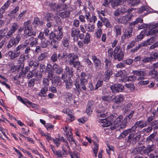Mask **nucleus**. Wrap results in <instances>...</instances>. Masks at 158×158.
Wrapping results in <instances>:
<instances>
[{"mask_svg":"<svg viewBox=\"0 0 158 158\" xmlns=\"http://www.w3.org/2000/svg\"><path fill=\"white\" fill-rule=\"evenodd\" d=\"M110 89L114 93L121 92L124 89V86L120 84H114L110 87Z\"/></svg>","mask_w":158,"mask_h":158,"instance_id":"obj_9","label":"nucleus"},{"mask_svg":"<svg viewBox=\"0 0 158 158\" xmlns=\"http://www.w3.org/2000/svg\"><path fill=\"white\" fill-rule=\"evenodd\" d=\"M44 22L43 21H40L39 18L38 17L35 18L33 24H35V27L39 25H42L43 24Z\"/></svg>","mask_w":158,"mask_h":158,"instance_id":"obj_42","label":"nucleus"},{"mask_svg":"<svg viewBox=\"0 0 158 158\" xmlns=\"http://www.w3.org/2000/svg\"><path fill=\"white\" fill-rule=\"evenodd\" d=\"M70 11L69 10H64L63 11L59 12L58 15L63 19L67 18L69 17Z\"/></svg>","mask_w":158,"mask_h":158,"instance_id":"obj_25","label":"nucleus"},{"mask_svg":"<svg viewBox=\"0 0 158 158\" xmlns=\"http://www.w3.org/2000/svg\"><path fill=\"white\" fill-rule=\"evenodd\" d=\"M85 29L88 31L92 32L94 28V25L90 23L88 24H85Z\"/></svg>","mask_w":158,"mask_h":158,"instance_id":"obj_40","label":"nucleus"},{"mask_svg":"<svg viewBox=\"0 0 158 158\" xmlns=\"http://www.w3.org/2000/svg\"><path fill=\"white\" fill-rule=\"evenodd\" d=\"M66 87L67 89H70L73 85V79H72L71 77H69L68 79L65 80Z\"/></svg>","mask_w":158,"mask_h":158,"instance_id":"obj_29","label":"nucleus"},{"mask_svg":"<svg viewBox=\"0 0 158 158\" xmlns=\"http://www.w3.org/2000/svg\"><path fill=\"white\" fill-rule=\"evenodd\" d=\"M157 71L153 69L149 72V75L151 76L152 77L155 78L157 76Z\"/></svg>","mask_w":158,"mask_h":158,"instance_id":"obj_54","label":"nucleus"},{"mask_svg":"<svg viewBox=\"0 0 158 158\" xmlns=\"http://www.w3.org/2000/svg\"><path fill=\"white\" fill-rule=\"evenodd\" d=\"M105 69L106 70L110 69V68L111 65V61L108 59H106L105 60Z\"/></svg>","mask_w":158,"mask_h":158,"instance_id":"obj_49","label":"nucleus"},{"mask_svg":"<svg viewBox=\"0 0 158 158\" xmlns=\"http://www.w3.org/2000/svg\"><path fill=\"white\" fill-rule=\"evenodd\" d=\"M156 135V132H154L147 137L146 139V143H149L151 142H153L154 139Z\"/></svg>","mask_w":158,"mask_h":158,"instance_id":"obj_34","label":"nucleus"},{"mask_svg":"<svg viewBox=\"0 0 158 158\" xmlns=\"http://www.w3.org/2000/svg\"><path fill=\"white\" fill-rule=\"evenodd\" d=\"M52 70L57 75H60L63 72V69L59 67L56 63H54L52 66Z\"/></svg>","mask_w":158,"mask_h":158,"instance_id":"obj_20","label":"nucleus"},{"mask_svg":"<svg viewBox=\"0 0 158 158\" xmlns=\"http://www.w3.org/2000/svg\"><path fill=\"white\" fill-rule=\"evenodd\" d=\"M126 139V142L130 144L134 145L140 139L141 136L140 134L137 133H130Z\"/></svg>","mask_w":158,"mask_h":158,"instance_id":"obj_1","label":"nucleus"},{"mask_svg":"<svg viewBox=\"0 0 158 158\" xmlns=\"http://www.w3.org/2000/svg\"><path fill=\"white\" fill-rule=\"evenodd\" d=\"M19 25L16 23H14L10 27V30L7 32L6 35H4L7 39L10 38L12 36L13 33L18 29Z\"/></svg>","mask_w":158,"mask_h":158,"instance_id":"obj_6","label":"nucleus"},{"mask_svg":"<svg viewBox=\"0 0 158 158\" xmlns=\"http://www.w3.org/2000/svg\"><path fill=\"white\" fill-rule=\"evenodd\" d=\"M17 98L18 99L21 101L23 104L26 105H27L28 104L32 106V104L31 102L27 99L23 98L19 96H18Z\"/></svg>","mask_w":158,"mask_h":158,"instance_id":"obj_33","label":"nucleus"},{"mask_svg":"<svg viewBox=\"0 0 158 158\" xmlns=\"http://www.w3.org/2000/svg\"><path fill=\"white\" fill-rule=\"evenodd\" d=\"M145 148V146L144 145L137 147L132 150L131 153L133 155L139 154L141 153Z\"/></svg>","mask_w":158,"mask_h":158,"instance_id":"obj_23","label":"nucleus"},{"mask_svg":"<svg viewBox=\"0 0 158 158\" xmlns=\"http://www.w3.org/2000/svg\"><path fill=\"white\" fill-rule=\"evenodd\" d=\"M135 124L138 127H139L141 128H142L147 126L146 122L143 121L142 120L137 121Z\"/></svg>","mask_w":158,"mask_h":158,"instance_id":"obj_36","label":"nucleus"},{"mask_svg":"<svg viewBox=\"0 0 158 158\" xmlns=\"http://www.w3.org/2000/svg\"><path fill=\"white\" fill-rule=\"evenodd\" d=\"M30 42H31L30 44V46L31 47L35 46L38 44V39H34L33 37H31L28 39Z\"/></svg>","mask_w":158,"mask_h":158,"instance_id":"obj_31","label":"nucleus"},{"mask_svg":"<svg viewBox=\"0 0 158 158\" xmlns=\"http://www.w3.org/2000/svg\"><path fill=\"white\" fill-rule=\"evenodd\" d=\"M69 132H68V134H66L68 140L69 141L70 143H71L72 142H73L75 143V145H76L75 140L73 139V134L72 133L71 130H70Z\"/></svg>","mask_w":158,"mask_h":158,"instance_id":"obj_37","label":"nucleus"},{"mask_svg":"<svg viewBox=\"0 0 158 158\" xmlns=\"http://www.w3.org/2000/svg\"><path fill=\"white\" fill-rule=\"evenodd\" d=\"M124 57V52L121 50L118 53L114 54V60H117L118 61L122 60Z\"/></svg>","mask_w":158,"mask_h":158,"instance_id":"obj_18","label":"nucleus"},{"mask_svg":"<svg viewBox=\"0 0 158 158\" xmlns=\"http://www.w3.org/2000/svg\"><path fill=\"white\" fill-rule=\"evenodd\" d=\"M154 149L155 148L153 144L152 145L148 144L145 149H143V153L144 154H149L154 150Z\"/></svg>","mask_w":158,"mask_h":158,"instance_id":"obj_26","label":"nucleus"},{"mask_svg":"<svg viewBox=\"0 0 158 158\" xmlns=\"http://www.w3.org/2000/svg\"><path fill=\"white\" fill-rule=\"evenodd\" d=\"M31 23V21L28 20L25 22L23 24V27L24 29H32V28H30V25Z\"/></svg>","mask_w":158,"mask_h":158,"instance_id":"obj_59","label":"nucleus"},{"mask_svg":"<svg viewBox=\"0 0 158 158\" xmlns=\"http://www.w3.org/2000/svg\"><path fill=\"white\" fill-rule=\"evenodd\" d=\"M140 2V0H130L128 4L131 6H135L137 5Z\"/></svg>","mask_w":158,"mask_h":158,"instance_id":"obj_45","label":"nucleus"},{"mask_svg":"<svg viewBox=\"0 0 158 158\" xmlns=\"http://www.w3.org/2000/svg\"><path fill=\"white\" fill-rule=\"evenodd\" d=\"M122 5L120 0H116L111 2V5L113 8Z\"/></svg>","mask_w":158,"mask_h":158,"instance_id":"obj_43","label":"nucleus"},{"mask_svg":"<svg viewBox=\"0 0 158 158\" xmlns=\"http://www.w3.org/2000/svg\"><path fill=\"white\" fill-rule=\"evenodd\" d=\"M52 83L54 85L60 86L61 85V80L60 77L56 76L52 77Z\"/></svg>","mask_w":158,"mask_h":158,"instance_id":"obj_21","label":"nucleus"},{"mask_svg":"<svg viewBox=\"0 0 158 158\" xmlns=\"http://www.w3.org/2000/svg\"><path fill=\"white\" fill-rule=\"evenodd\" d=\"M107 145L108 149H106V152L108 154L110 155L111 151L114 152V147L112 145H110L109 144H107Z\"/></svg>","mask_w":158,"mask_h":158,"instance_id":"obj_57","label":"nucleus"},{"mask_svg":"<svg viewBox=\"0 0 158 158\" xmlns=\"http://www.w3.org/2000/svg\"><path fill=\"white\" fill-rule=\"evenodd\" d=\"M62 44L63 46L65 47H68L69 44V39L66 37H64L63 38L62 41Z\"/></svg>","mask_w":158,"mask_h":158,"instance_id":"obj_51","label":"nucleus"},{"mask_svg":"<svg viewBox=\"0 0 158 158\" xmlns=\"http://www.w3.org/2000/svg\"><path fill=\"white\" fill-rule=\"evenodd\" d=\"M102 99L104 101L110 102L113 100L112 96L105 95L102 97Z\"/></svg>","mask_w":158,"mask_h":158,"instance_id":"obj_44","label":"nucleus"},{"mask_svg":"<svg viewBox=\"0 0 158 158\" xmlns=\"http://www.w3.org/2000/svg\"><path fill=\"white\" fill-rule=\"evenodd\" d=\"M51 59L53 62H56L58 61L57 54L56 52H53L51 57Z\"/></svg>","mask_w":158,"mask_h":158,"instance_id":"obj_56","label":"nucleus"},{"mask_svg":"<svg viewBox=\"0 0 158 158\" xmlns=\"http://www.w3.org/2000/svg\"><path fill=\"white\" fill-rule=\"evenodd\" d=\"M92 59L94 63L96 69L97 70H99L101 67L100 60L95 56H92Z\"/></svg>","mask_w":158,"mask_h":158,"instance_id":"obj_19","label":"nucleus"},{"mask_svg":"<svg viewBox=\"0 0 158 158\" xmlns=\"http://www.w3.org/2000/svg\"><path fill=\"white\" fill-rule=\"evenodd\" d=\"M90 41V35L89 34L87 33H86L85 38H84L83 43L84 44H88Z\"/></svg>","mask_w":158,"mask_h":158,"instance_id":"obj_48","label":"nucleus"},{"mask_svg":"<svg viewBox=\"0 0 158 158\" xmlns=\"http://www.w3.org/2000/svg\"><path fill=\"white\" fill-rule=\"evenodd\" d=\"M33 50L31 49L30 47L27 46L24 50V54L26 56V59H29L31 56V53Z\"/></svg>","mask_w":158,"mask_h":158,"instance_id":"obj_28","label":"nucleus"},{"mask_svg":"<svg viewBox=\"0 0 158 158\" xmlns=\"http://www.w3.org/2000/svg\"><path fill=\"white\" fill-rule=\"evenodd\" d=\"M52 151L54 154L58 157H62L63 155H64V153H62L61 150L55 151L52 149Z\"/></svg>","mask_w":158,"mask_h":158,"instance_id":"obj_53","label":"nucleus"},{"mask_svg":"<svg viewBox=\"0 0 158 158\" xmlns=\"http://www.w3.org/2000/svg\"><path fill=\"white\" fill-rule=\"evenodd\" d=\"M48 90V88L44 87L42 88L40 90V92L38 94V95L41 97H45L47 96L46 93Z\"/></svg>","mask_w":158,"mask_h":158,"instance_id":"obj_38","label":"nucleus"},{"mask_svg":"<svg viewBox=\"0 0 158 158\" xmlns=\"http://www.w3.org/2000/svg\"><path fill=\"white\" fill-rule=\"evenodd\" d=\"M85 9L86 7L84 6V9L85 10V16L87 20L90 23L93 22L94 23H95V21L97 20V17L94 15H92L91 17L90 12H86Z\"/></svg>","mask_w":158,"mask_h":158,"instance_id":"obj_16","label":"nucleus"},{"mask_svg":"<svg viewBox=\"0 0 158 158\" xmlns=\"http://www.w3.org/2000/svg\"><path fill=\"white\" fill-rule=\"evenodd\" d=\"M114 28L116 33V35H120L121 34V27L120 26L116 25L114 26Z\"/></svg>","mask_w":158,"mask_h":158,"instance_id":"obj_58","label":"nucleus"},{"mask_svg":"<svg viewBox=\"0 0 158 158\" xmlns=\"http://www.w3.org/2000/svg\"><path fill=\"white\" fill-rule=\"evenodd\" d=\"M65 70L67 74L70 76L69 77H71L73 76V73L72 68H70L68 66H66L65 68Z\"/></svg>","mask_w":158,"mask_h":158,"instance_id":"obj_52","label":"nucleus"},{"mask_svg":"<svg viewBox=\"0 0 158 158\" xmlns=\"http://www.w3.org/2000/svg\"><path fill=\"white\" fill-rule=\"evenodd\" d=\"M43 84L44 87L48 88L49 83V78L44 79L43 81Z\"/></svg>","mask_w":158,"mask_h":158,"instance_id":"obj_63","label":"nucleus"},{"mask_svg":"<svg viewBox=\"0 0 158 158\" xmlns=\"http://www.w3.org/2000/svg\"><path fill=\"white\" fill-rule=\"evenodd\" d=\"M133 28L132 27H129L127 28L124 31V34L122 36V39L124 40L126 39H128L132 36V32Z\"/></svg>","mask_w":158,"mask_h":158,"instance_id":"obj_11","label":"nucleus"},{"mask_svg":"<svg viewBox=\"0 0 158 158\" xmlns=\"http://www.w3.org/2000/svg\"><path fill=\"white\" fill-rule=\"evenodd\" d=\"M158 23L155 24H152L151 26V29L149 31L146 32V35L151 36L154 35L158 33Z\"/></svg>","mask_w":158,"mask_h":158,"instance_id":"obj_10","label":"nucleus"},{"mask_svg":"<svg viewBox=\"0 0 158 158\" xmlns=\"http://www.w3.org/2000/svg\"><path fill=\"white\" fill-rule=\"evenodd\" d=\"M28 64L29 67L31 68L33 70H35L38 68L39 63L38 61L30 60L28 61Z\"/></svg>","mask_w":158,"mask_h":158,"instance_id":"obj_17","label":"nucleus"},{"mask_svg":"<svg viewBox=\"0 0 158 158\" xmlns=\"http://www.w3.org/2000/svg\"><path fill=\"white\" fill-rule=\"evenodd\" d=\"M132 73L136 76H141L139 77L138 80H143L144 79V78L143 77L146 75V73L145 71L142 70H133Z\"/></svg>","mask_w":158,"mask_h":158,"instance_id":"obj_14","label":"nucleus"},{"mask_svg":"<svg viewBox=\"0 0 158 158\" xmlns=\"http://www.w3.org/2000/svg\"><path fill=\"white\" fill-rule=\"evenodd\" d=\"M32 29H24V33L23 35L24 39H28L32 35L35 36L36 35L35 32L32 31Z\"/></svg>","mask_w":158,"mask_h":158,"instance_id":"obj_12","label":"nucleus"},{"mask_svg":"<svg viewBox=\"0 0 158 158\" xmlns=\"http://www.w3.org/2000/svg\"><path fill=\"white\" fill-rule=\"evenodd\" d=\"M133 15L132 14L120 16L118 20V22L123 24H127L131 20Z\"/></svg>","mask_w":158,"mask_h":158,"instance_id":"obj_3","label":"nucleus"},{"mask_svg":"<svg viewBox=\"0 0 158 158\" xmlns=\"http://www.w3.org/2000/svg\"><path fill=\"white\" fill-rule=\"evenodd\" d=\"M115 119V117L113 115H110L107 117L106 119L102 120V126L104 127H108L110 126L111 127L113 124V122H114Z\"/></svg>","mask_w":158,"mask_h":158,"instance_id":"obj_4","label":"nucleus"},{"mask_svg":"<svg viewBox=\"0 0 158 158\" xmlns=\"http://www.w3.org/2000/svg\"><path fill=\"white\" fill-rule=\"evenodd\" d=\"M8 55L10 57V59L12 60H14L17 58L14 52L12 51L8 52Z\"/></svg>","mask_w":158,"mask_h":158,"instance_id":"obj_62","label":"nucleus"},{"mask_svg":"<svg viewBox=\"0 0 158 158\" xmlns=\"http://www.w3.org/2000/svg\"><path fill=\"white\" fill-rule=\"evenodd\" d=\"M70 65H73L74 68L78 67L80 64V62L78 61H73L72 62H69Z\"/></svg>","mask_w":158,"mask_h":158,"instance_id":"obj_61","label":"nucleus"},{"mask_svg":"<svg viewBox=\"0 0 158 158\" xmlns=\"http://www.w3.org/2000/svg\"><path fill=\"white\" fill-rule=\"evenodd\" d=\"M93 102L89 101L88 102L86 110V113L88 114H90L92 112Z\"/></svg>","mask_w":158,"mask_h":158,"instance_id":"obj_30","label":"nucleus"},{"mask_svg":"<svg viewBox=\"0 0 158 158\" xmlns=\"http://www.w3.org/2000/svg\"><path fill=\"white\" fill-rule=\"evenodd\" d=\"M143 22V19L140 18H137L136 20L131 23H130L129 24V25L130 26H134L138 24V23H142Z\"/></svg>","mask_w":158,"mask_h":158,"instance_id":"obj_46","label":"nucleus"},{"mask_svg":"<svg viewBox=\"0 0 158 158\" xmlns=\"http://www.w3.org/2000/svg\"><path fill=\"white\" fill-rule=\"evenodd\" d=\"M100 19L106 27L109 28H111L112 27L111 24L107 19L105 17H100Z\"/></svg>","mask_w":158,"mask_h":158,"instance_id":"obj_32","label":"nucleus"},{"mask_svg":"<svg viewBox=\"0 0 158 158\" xmlns=\"http://www.w3.org/2000/svg\"><path fill=\"white\" fill-rule=\"evenodd\" d=\"M81 83H80L79 84V83L77 82V81L74 82V85L76 87V89L77 91L78 92H79L81 91V88H82L81 87Z\"/></svg>","mask_w":158,"mask_h":158,"instance_id":"obj_60","label":"nucleus"},{"mask_svg":"<svg viewBox=\"0 0 158 158\" xmlns=\"http://www.w3.org/2000/svg\"><path fill=\"white\" fill-rule=\"evenodd\" d=\"M138 127L136 125H135L131 128L125 130L122 132L119 136V139L123 138L126 137L130 133H133L135 131Z\"/></svg>","mask_w":158,"mask_h":158,"instance_id":"obj_5","label":"nucleus"},{"mask_svg":"<svg viewBox=\"0 0 158 158\" xmlns=\"http://www.w3.org/2000/svg\"><path fill=\"white\" fill-rule=\"evenodd\" d=\"M80 31L78 28L73 27L71 29V36L73 37V40L75 42L77 41L78 40V35L80 33Z\"/></svg>","mask_w":158,"mask_h":158,"instance_id":"obj_15","label":"nucleus"},{"mask_svg":"<svg viewBox=\"0 0 158 158\" xmlns=\"http://www.w3.org/2000/svg\"><path fill=\"white\" fill-rule=\"evenodd\" d=\"M145 35V32H142L139 35H138L137 37L135 39V41H138L141 40Z\"/></svg>","mask_w":158,"mask_h":158,"instance_id":"obj_50","label":"nucleus"},{"mask_svg":"<svg viewBox=\"0 0 158 158\" xmlns=\"http://www.w3.org/2000/svg\"><path fill=\"white\" fill-rule=\"evenodd\" d=\"M53 15L50 13H47L45 15V19L48 20H50L52 19L53 17Z\"/></svg>","mask_w":158,"mask_h":158,"instance_id":"obj_64","label":"nucleus"},{"mask_svg":"<svg viewBox=\"0 0 158 158\" xmlns=\"http://www.w3.org/2000/svg\"><path fill=\"white\" fill-rule=\"evenodd\" d=\"M155 38L156 37L154 36L152 37L148 40L146 41L141 43V46L143 47H144L150 44H151L152 43L155 41Z\"/></svg>","mask_w":158,"mask_h":158,"instance_id":"obj_27","label":"nucleus"},{"mask_svg":"<svg viewBox=\"0 0 158 158\" xmlns=\"http://www.w3.org/2000/svg\"><path fill=\"white\" fill-rule=\"evenodd\" d=\"M87 77L86 74L84 73H81V74L80 80L81 83V87L84 90H86V88L85 86L87 83V81L86 78Z\"/></svg>","mask_w":158,"mask_h":158,"instance_id":"obj_13","label":"nucleus"},{"mask_svg":"<svg viewBox=\"0 0 158 158\" xmlns=\"http://www.w3.org/2000/svg\"><path fill=\"white\" fill-rule=\"evenodd\" d=\"M26 59H26V56L23 54H21L18 59V60L19 63L21 64V66H23L22 67V69H23L24 67V62Z\"/></svg>","mask_w":158,"mask_h":158,"instance_id":"obj_35","label":"nucleus"},{"mask_svg":"<svg viewBox=\"0 0 158 158\" xmlns=\"http://www.w3.org/2000/svg\"><path fill=\"white\" fill-rule=\"evenodd\" d=\"M123 118L122 116H120L116 118L112 126L110 127V129L112 130L115 129L120 130L121 129L124 128L125 127L122 124H121V122Z\"/></svg>","mask_w":158,"mask_h":158,"instance_id":"obj_2","label":"nucleus"},{"mask_svg":"<svg viewBox=\"0 0 158 158\" xmlns=\"http://www.w3.org/2000/svg\"><path fill=\"white\" fill-rule=\"evenodd\" d=\"M51 6L54 7L53 8L54 10H56L57 11H61L68 8V6L64 3H59L56 5L55 3H52L51 4Z\"/></svg>","mask_w":158,"mask_h":158,"instance_id":"obj_7","label":"nucleus"},{"mask_svg":"<svg viewBox=\"0 0 158 158\" xmlns=\"http://www.w3.org/2000/svg\"><path fill=\"white\" fill-rule=\"evenodd\" d=\"M124 99V96L122 95H120L115 96L113 98V100H114V102L116 104H119L123 102Z\"/></svg>","mask_w":158,"mask_h":158,"instance_id":"obj_24","label":"nucleus"},{"mask_svg":"<svg viewBox=\"0 0 158 158\" xmlns=\"http://www.w3.org/2000/svg\"><path fill=\"white\" fill-rule=\"evenodd\" d=\"M48 57V53L46 52H44L41 53L38 57V60L39 61H42L45 60Z\"/></svg>","mask_w":158,"mask_h":158,"instance_id":"obj_39","label":"nucleus"},{"mask_svg":"<svg viewBox=\"0 0 158 158\" xmlns=\"http://www.w3.org/2000/svg\"><path fill=\"white\" fill-rule=\"evenodd\" d=\"M123 73L122 71H118L115 74V77H121V81H124V78H123Z\"/></svg>","mask_w":158,"mask_h":158,"instance_id":"obj_55","label":"nucleus"},{"mask_svg":"<svg viewBox=\"0 0 158 158\" xmlns=\"http://www.w3.org/2000/svg\"><path fill=\"white\" fill-rule=\"evenodd\" d=\"M94 148H93V150L95 156L97 157L98 149V145L97 143H96V142H94Z\"/></svg>","mask_w":158,"mask_h":158,"instance_id":"obj_47","label":"nucleus"},{"mask_svg":"<svg viewBox=\"0 0 158 158\" xmlns=\"http://www.w3.org/2000/svg\"><path fill=\"white\" fill-rule=\"evenodd\" d=\"M49 44H50V41L48 40L46 41L44 40H41L40 46L43 48H45L47 47Z\"/></svg>","mask_w":158,"mask_h":158,"instance_id":"obj_41","label":"nucleus"},{"mask_svg":"<svg viewBox=\"0 0 158 158\" xmlns=\"http://www.w3.org/2000/svg\"><path fill=\"white\" fill-rule=\"evenodd\" d=\"M157 59H158V53L154 52L151 55L150 57H147L143 59L142 61L146 63L155 61Z\"/></svg>","mask_w":158,"mask_h":158,"instance_id":"obj_8","label":"nucleus"},{"mask_svg":"<svg viewBox=\"0 0 158 158\" xmlns=\"http://www.w3.org/2000/svg\"><path fill=\"white\" fill-rule=\"evenodd\" d=\"M113 74L112 71L111 69L106 70L104 73L103 79L104 81L108 82L110 79L111 76Z\"/></svg>","mask_w":158,"mask_h":158,"instance_id":"obj_22","label":"nucleus"}]
</instances>
